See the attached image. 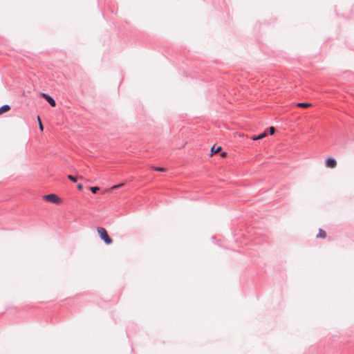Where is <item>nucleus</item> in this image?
<instances>
[{
	"mask_svg": "<svg viewBox=\"0 0 354 354\" xmlns=\"http://www.w3.org/2000/svg\"><path fill=\"white\" fill-rule=\"evenodd\" d=\"M296 106L298 107L306 108L310 106L311 104L308 102H298L296 104Z\"/></svg>",
	"mask_w": 354,
	"mask_h": 354,
	"instance_id": "0eeeda50",
	"label": "nucleus"
},
{
	"mask_svg": "<svg viewBox=\"0 0 354 354\" xmlns=\"http://www.w3.org/2000/svg\"><path fill=\"white\" fill-rule=\"evenodd\" d=\"M38 120H39V129L41 131H43L44 129V126L41 122V120H40V118L38 116Z\"/></svg>",
	"mask_w": 354,
	"mask_h": 354,
	"instance_id": "ddd939ff",
	"label": "nucleus"
},
{
	"mask_svg": "<svg viewBox=\"0 0 354 354\" xmlns=\"http://www.w3.org/2000/svg\"><path fill=\"white\" fill-rule=\"evenodd\" d=\"M222 147L221 146H216L215 145L211 149V155L216 154L218 151H221Z\"/></svg>",
	"mask_w": 354,
	"mask_h": 354,
	"instance_id": "423d86ee",
	"label": "nucleus"
},
{
	"mask_svg": "<svg viewBox=\"0 0 354 354\" xmlns=\"http://www.w3.org/2000/svg\"><path fill=\"white\" fill-rule=\"evenodd\" d=\"M155 170H156L158 171H164L165 168L161 167H155Z\"/></svg>",
	"mask_w": 354,
	"mask_h": 354,
	"instance_id": "4468645a",
	"label": "nucleus"
},
{
	"mask_svg": "<svg viewBox=\"0 0 354 354\" xmlns=\"http://www.w3.org/2000/svg\"><path fill=\"white\" fill-rule=\"evenodd\" d=\"M225 154H226V152H223L221 155H222V156H224Z\"/></svg>",
	"mask_w": 354,
	"mask_h": 354,
	"instance_id": "f3484780",
	"label": "nucleus"
},
{
	"mask_svg": "<svg viewBox=\"0 0 354 354\" xmlns=\"http://www.w3.org/2000/svg\"><path fill=\"white\" fill-rule=\"evenodd\" d=\"M123 184H118V185H113L112 187V189H118L119 187H122Z\"/></svg>",
	"mask_w": 354,
	"mask_h": 354,
	"instance_id": "2eb2a0df",
	"label": "nucleus"
},
{
	"mask_svg": "<svg viewBox=\"0 0 354 354\" xmlns=\"http://www.w3.org/2000/svg\"><path fill=\"white\" fill-rule=\"evenodd\" d=\"M326 167L328 168H334L337 165V161L333 157H328L325 160Z\"/></svg>",
	"mask_w": 354,
	"mask_h": 354,
	"instance_id": "20e7f679",
	"label": "nucleus"
},
{
	"mask_svg": "<svg viewBox=\"0 0 354 354\" xmlns=\"http://www.w3.org/2000/svg\"><path fill=\"white\" fill-rule=\"evenodd\" d=\"M67 178H68V180H70L71 181H72L73 183H76L77 181V178L76 176H75L68 174L67 176Z\"/></svg>",
	"mask_w": 354,
	"mask_h": 354,
	"instance_id": "9d476101",
	"label": "nucleus"
},
{
	"mask_svg": "<svg viewBox=\"0 0 354 354\" xmlns=\"http://www.w3.org/2000/svg\"><path fill=\"white\" fill-rule=\"evenodd\" d=\"M97 231L100 239L106 244L110 245L113 243L112 239L109 236L107 231L102 227H97Z\"/></svg>",
	"mask_w": 354,
	"mask_h": 354,
	"instance_id": "f257e3e1",
	"label": "nucleus"
},
{
	"mask_svg": "<svg viewBox=\"0 0 354 354\" xmlns=\"http://www.w3.org/2000/svg\"><path fill=\"white\" fill-rule=\"evenodd\" d=\"M266 136H267V133L265 131V132L261 133L258 134L257 136H254L253 138V140H258L263 138Z\"/></svg>",
	"mask_w": 354,
	"mask_h": 354,
	"instance_id": "6e6552de",
	"label": "nucleus"
},
{
	"mask_svg": "<svg viewBox=\"0 0 354 354\" xmlns=\"http://www.w3.org/2000/svg\"><path fill=\"white\" fill-rule=\"evenodd\" d=\"M77 188L79 189V190H82L83 189V185L81 184V183H78L77 185Z\"/></svg>",
	"mask_w": 354,
	"mask_h": 354,
	"instance_id": "dca6fc26",
	"label": "nucleus"
},
{
	"mask_svg": "<svg viewBox=\"0 0 354 354\" xmlns=\"http://www.w3.org/2000/svg\"><path fill=\"white\" fill-rule=\"evenodd\" d=\"M41 97L44 98V100H46V102H48V103L53 107L55 106H56V102L55 100H54V98L53 97H51L50 95H49L47 93H41V95H40Z\"/></svg>",
	"mask_w": 354,
	"mask_h": 354,
	"instance_id": "7ed1b4c3",
	"label": "nucleus"
},
{
	"mask_svg": "<svg viewBox=\"0 0 354 354\" xmlns=\"http://www.w3.org/2000/svg\"><path fill=\"white\" fill-rule=\"evenodd\" d=\"M326 232L324 230L319 229V232L317 235V237L324 239V238H326Z\"/></svg>",
	"mask_w": 354,
	"mask_h": 354,
	"instance_id": "1a4fd4ad",
	"label": "nucleus"
},
{
	"mask_svg": "<svg viewBox=\"0 0 354 354\" xmlns=\"http://www.w3.org/2000/svg\"><path fill=\"white\" fill-rule=\"evenodd\" d=\"M269 131H270V135H273V134L274 133V132H275V129H274V127H270L269 128Z\"/></svg>",
	"mask_w": 354,
	"mask_h": 354,
	"instance_id": "f8f14e48",
	"label": "nucleus"
},
{
	"mask_svg": "<svg viewBox=\"0 0 354 354\" xmlns=\"http://www.w3.org/2000/svg\"><path fill=\"white\" fill-rule=\"evenodd\" d=\"M10 106L8 104H4L0 106V115L10 110Z\"/></svg>",
	"mask_w": 354,
	"mask_h": 354,
	"instance_id": "39448f33",
	"label": "nucleus"
},
{
	"mask_svg": "<svg viewBox=\"0 0 354 354\" xmlns=\"http://www.w3.org/2000/svg\"><path fill=\"white\" fill-rule=\"evenodd\" d=\"M89 189L93 194H96L100 190V187L97 186L91 187Z\"/></svg>",
	"mask_w": 354,
	"mask_h": 354,
	"instance_id": "9b49d317",
	"label": "nucleus"
},
{
	"mask_svg": "<svg viewBox=\"0 0 354 354\" xmlns=\"http://www.w3.org/2000/svg\"><path fill=\"white\" fill-rule=\"evenodd\" d=\"M44 199L51 202L54 204H59L61 202V198H59L56 194H49L47 195L44 196Z\"/></svg>",
	"mask_w": 354,
	"mask_h": 354,
	"instance_id": "f03ea898",
	"label": "nucleus"
}]
</instances>
